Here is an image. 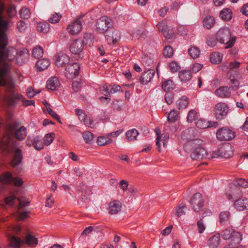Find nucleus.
I'll return each mask as SVG.
<instances>
[{"instance_id": "51", "label": "nucleus", "mask_w": 248, "mask_h": 248, "mask_svg": "<svg viewBox=\"0 0 248 248\" xmlns=\"http://www.w3.org/2000/svg\"><path fill=\"white\" fill-rule=\"evenodd\" d=\"M82 137L86 143H91L93 139V134L89 131L83 132L82 133Z\"/></svg>"}, {"instance_id": "15", "label": "nucleus", "mask_w": 248, "mask_h": 248, "mask_svg": "<svg viewBox=\"0 0 248 248\" xmlns=\"http://www.w3.org/2000/svg\"><path fill=\"white\" fill-rule=\"evenodd\" d=\"M14 156L12 159L10 164L12 168H15L17 165L21 164L23 159V155L22 151L19 148L13 147Z\"/></svg>"}, {"instance_id": "17", "label": "nucleus", "mask_w": 248, "mask_h": 248, "mask_svg": "<svg viewBox=\"0 0 248 248\" xmlns=\"http://www.w3.org/2000/svg\"><path fill=\"white\" fill-rule=\"evenodd\" d=\"M159 132V129L156 128L155 133L157 136L156 145L158 151L160 152V142H162L163 146L164 148L166 147L168 140L169 139V135L167 133H163L161 135H160Z\"/></svg>"}, {"instance_id": "57", "label": "nucleus", "mask_w": 248, "mask_h": 248, "mask_svg": "<svg viewBox=\"0 0 248 248\" xmlns=\"http://www.w3.org/2000/svg\"><path fill=\"white\" fill-rule=\"evenodd\" d=\"M62 16L58 13L52 14L51 16L48 19V21L51 23H58L61 19Z\"/></svg>"}, {"instance_id": "3", "label": "nucleus", "mask_w": 248, "mask_h": 248, "mask_svg": "<svg viewBox=\"0 0 248 248\" xmlns=\"http://www.w3.org/2000/svg\"><path fill=\"white\" fill-rule=\"evenodd\" d=\"M216 40L220 43L227 45L225 48L231 47L236 40L235 37H231L230 30L228 28L220 29L216 34Z\"/></svg>"}, {"instance_id": "26", "label": "nucleus", "mask_w": 248, "mask_h": 248, "mask_svg": "<svg viewBox=\"0 0 248 248\" xmlns=\"http://www.w3.org/2000/svg\"><path fill=\"white\" fill-rule=\"evenodd\" d=\"M50 61L47 59L38 60L36 63V67L38 71H42L46 69L50 65Z\"/></svg>"}, {"instance_id": "33", "label": "nucleus", "mask_w": 248, "mask_h": 248, "mask_svg": "<svg viewBox=\"0 0 248 248\" xmlns=\"http://www.w3.org/2000/svg\"><path fill=\"white\" fill-rule=\"evenodd\" d=\"M191 71L189 70H182L179 73V78L182 82H187L191 79L192 78Z\"/></svg>"}, {"instance_id": "24", "label": "nucleus", "mask_w": 248, "mask_h": 248, "mask_svg": "<svg viewBox=\"0 0 248 248\" xmlns=\"http://www.w3.org/2000/svg\"><path fill=\"white\" fill-rule=\"evenodd\" d=\"M122 203L117 200H114L109 203V213L111 215L117 214L121 210Z\"/></svg>"}, {"instance_id": "36", "label": "nucleus", "mask_w": 248, "mask_h": 248, "mask_svg": "<svg viewBox=\"0 0 248 248\" xmlns=\"http://www.w3.org/2000/svg\"><path fill=\"white\" fill-rule=\"evenodd\" d=\"M36 28L38 31L43 33H47L50 29L49 24L46 22L38 23Z\"/></svg>"}, {"instance_id": "58", "label": "nucleus", "mask_w": 248, "mask_h": 248, "mask_svg": "<svg viewBox=\"0 0 248 248\" xmlns=\"http://www.w3.org/2000/svg\"><path fill=\"white\" fill-rule=\"evenodd\" d=\"M5 84L4 86H0V87H5L6 88V91L9 93H11L13 92V90L14 88V83L12 81H7L5 78Z\"/></svg>"}, {"instance_id": "64", "label": "nucleus", "mask_w": 248, "mask_h": 248, "mask_svg": "<svg viewBox=\"0 0 248 248\" xmlns=\"http://www.w3.org/2000/svg\"><path fill=\"white\" fill-rule=\"evenodd\" d=\"M202 65L199 63H195L193 65L189 71H191V73H196L202 69Z\"/></svg>"}, {"instance_id": "2", "label": "nucleus", "mask_w": 248, "mask_h": 248, "mask_svg": "<svg viewBox=\"0 0 248 248\" xmlns=\"http://www.w3.org/2000/svg\"><path fill=\"white\" fill-rule=\"evenodd\" d=\"M202 142V140L195 139L185 144L184 148L186 151L192 150L191 157L193 160H201L206 157L207 152L201 146Z\"/></svg>"}, {"instance_id": "55", "label": "nucleus", "mask_w": 248, "mask_h": 248, "mask_svg": "<svg viewBox=\"0 0 248 248\" xmlns=\"http://www.w3.org/2000/svg\"><path fill=\"white\" fill-rule=\"evenodd\" d=\"M111 140L108 139L104 136H100L97 139V144L99 146H103L110 143Z\"/></svg>"}, {"instance_id": "21", "label": "nucleus", "mask_w": 248, "mask_h": 248, "mask_svg": "<svg viewBox=\"0 0 248 248\" xmlns=\"http://www.w3.org/2000/svg\"><path fill=\"white\" fill-rule=\"evenodd\" d=\"M234 206L238 211H244L248 209V199L243 197L234 201Z\"/></svg>"}, {"instance_id": "29", "label": "nucleus", "mask_w": 248, "mask_h": 248, "mask_svg": "<svg viewBox=\"0 0 248 248\" xmlns=\"http://www.w3.org/2000/svg\"><path fill=\"white\" fill-rule=\"evenodd\" d=\"M38 239L31 234H27L23 240V244H26L28 246L35 247L38 244Z\"/></svg>"}, {"instance_id": "11", "label": "nucleus", "mask_w": 248, "mask_h": 248, "mask_svg": "<svg viewBox=\"0 0 248 248\" xmlns=\"http://www.w3.org/2000/svg\"><path fill=\"white\" fill-rule=\"evenodd\" d=\"M80 66L77 62H73L68 65L65 69V76L67 78L72 79L78 76Z\"/></svg>"}, {"instance_id": "32", "label": "nucleus", "mask_w": 248, "mask_h": 248, "mask_svg": "<svg viewBox=\"0 0 248 248\" xmlns=\"http://www.w3.org/2000/svg\"><path fill=\"white\" fill-rule=\"evenodd\" d=\"M161 87L162 89L166 92H170L175 88V84L172 80L167 79L162 81Z\"/></svg>"}, {"instance_id": "20", "label": "nucleus", "mask_w": 248, "mask_h": 248, "mask_svg": "<svg viewBox=\"0 0 248 248\" xmlns=\"http://www.w3.org/2000/svg\"><path fill=\"white\" fill-rule=\"evenodd\" d=\"M155 75L154 69H149L144 72L139 78V81L142 85H146L151 81Z\"/></svg>"}, {"instance_id": "37", "label": "nucleus", "mask_w": 248, "mask_h": 248, "mask_svg": "<svg viewBox=\"0 0 248 248\" xmlns=\"http://www.w3.org/2000/svg\"><path fill=\"white\" fill-rule=\"evenodd\" d=\"M222 55L218 52L213 53L210 55V62L214 64H218L221 62L222 60Z\"/></svg>"}, {"instance_id": "53", "label": "nucleus", "mask_w": 248, "mask_h": 248, "mask_svg": "<svg viewBox=\"0 0 248 248\" xmlns=\"http://www.w3.org/2000/svg\"><path fill=\"white\" fill-rule=\"evenodd\" d=\"M33 146L38 151L41 150L44 148V144L39 137H35V142Z\"/></svg>"}, {"instance_id": "47", "label": "nucleus", "mask_w": 248, "mask_h": 248, "mask_svg": "<svg viewBox=\"0 0 248 248\" xmlns=\"http://www.w3.org/2000/svg\"><path fill=\"white\" fill-rule=\"evenodd\" d=\"M198 117V113L195 110L191 109L188 113L187 116V120L189 123L195 121Z\"/></svg>"}, {"instance_id": "41", "label": "nucleus", "mask_w": 248, "mask_h": 248, "mask_svg": "<svg viewBox=\"0 0 248 248\" xmlns=\"http://www.w3.org/2000/svg\"><path fill=\"white\" fill-rule=\"evenodd\" d=\"M44 54V50L40 46H37L33 48L32 51V55L35 59H40Z\"/></svg>"}, {"instance_id": "54", "label": "nucleus", "mask_w": 248, "mask_h": 248, "mask_svg": "<svg viewBox=\"0 0 248 248\" xmlns=\"http://www.w3.org/2000/svg\"><path fill=\"white\" fill-rule=\"evenodd\" d=\"M165 100L168 105L171 104L174 101V94L173 93L170 91L166 92L165 95Z\"/></svg>"}, {"instance_id": "1", "label": "nucleus", "mask_w": 248, "mask_h": 248, "mask_svg": "<svg viewBox=\"0 0 248 248\" xmlns=\"http://www.w3.org/2000/svg\"><path fill=\"white\" fill-rule=\"evenodd\" d=\"M4 9V5L0 3V86L5 84L4 77L8 73L10 68L9 63L4 59L9 58L6 46L8 45V37L6 31L9 26V21L2 18L1 14Z\"/></svg>"}, {"instance_id": "19", "label": "nucleus", "mask_w": 248, "mask_h": 248, "mask_svg": "<svg viewBox=\"0 0 248 248\" xmlns=\"http://www.w3.org/2000/svg\"><path fill=\"white\" fill-rule=\"evenodd\" d=\"M55 61L57 66L62 67L69 62L70 58L66 54L60 52L55 55Z\"/></svg>"}, {"instance_id": "9", "label": "nucleus", "mask_w": 248, "mask_h": 248, "mask_svg": "<svg viewBox=\"0 0 248 248\" xmlns=\"http://www.w3.org/2000/svg\"><path fill=\"white\" fill-rule=\"evenodd\" d=\"M18 124L15 123L11 124L10 126L12 132L15 131L13 135L15 137L19 140H24L27 136V129L24 126H21L19 128L17 129Z\"/></svg>"}, {"instance_id": "52", "label": "nucleus", "mask_w": 248, "mask_h": 248, "mask_svg": "<svg viewBox=\"0 0 248 248\" xmlns=\"http://www.w3.org/2000/svg\"><path fill=\"white\" fill-rule=\"evenodd\" d=\"M31 13L29 9L22 7L20 10V17L22 19H28L30 17Z\"/></svg>"}, {"instance_id": "61", "label": "nucleus", "mask_w": 248, "mask_h": 248, "mask_svg": "<svg viewBox=\"0 0 248 248\" xmlns=\"http://www.w3.org/2000/svg\"><path fill=\"white\" fill-rule=\"evenodd\" d=\"M186 208V206L182 204L177 207L176 215L178 217H180L185 214V209Z\"/></svg>"}, {"instance_id": "13", "label": "nucleus", "mask_w": 248, "mask_h": 248, "mask_svg": "<svg viewBox=\"0 0 248 248\" xmlns=\"http://www.w3.org/2000/svg\"><path fill=\"white\" fill-rule=\"evenodd\" d=\"M84 16V15L79 16L72 24L68 26L66 29L70 34L76 35L81 31L82 25L80 20Z\"/></svg>"}, {"instance_id": "42", "label": "nucleus", "mask_w": 248, "mask_h": 248, "mask_svg": "<svg viewBox=\"0 0 248 248\" xmlns=\"http://www.w3.org/2000/svg\"><path fill=\"white\" fill-rule=\"evenodd\" d=\"M10 144V139L8 136H4L0 141V147L3 151H5Z\"/></svg>"}, {"instance_id": "46", "label": "nucleus", "mask_w": 248, "mask_h": 248, "mask_svg": "<svg viewBox=\"0 0 248 248\" xmlns=\"http://www.w3.org/2000/svg\"><path fill=\"white\" fill-rule=\"evenodd\" d=\"M233 184L236 185V186L239 187H242L246 188L248 187V181H246L245 179L242 178L235 179Z\"/></svg>"}, {"instance_id": "18", "label": "nucleus", "mask_w": 248, "mask_h": 248, "mask_svg": "<svg viewBox=\"0 0 248 248\" xmlns=\"http://www.w3.org/2000/svg\"><path fill=\"white\" fill-rule=\"evenodd\" d=\"M21 99H23L22 95L14 92H12L4 97L5 101L11 107L16 106L18 101H21Z\"/></svg>"}, {"instance_id": "59", "label": "nucleus", "mask_w": 248, "mask_h": 248, "mask_svg": "<svg viewBox=\"0 0 248 248\" xmlns=\"http://www.w3.org/2000/svg\"><path fill=\"white\" fill-rule=\"evenodd\" d=\"M230 213L228 211L222 212L220 214L219 218L221 222L227 221L230 217Z\"/></svg>"}, {"instance_id": "45", "label": "nucleus", "mask_w": 248, "mask_h": 248, "mask_svg": "<svg viewBox=\"0 0 248 248\" xmlns=\"http://www.w3.org/2000/svg\"><path fill=\"white\" fill-rule=\"evenodd\" d=\"M240 66V63L238 62H230L225 68H223V70L228 71V72H231L232 74V71L233 69H237L239 68Z\"/></svg>"}, {"instance_id": "25", "label": "nucleus", "mask_w": 248, "mask_h": 248, "mask_svg": "<svg viewBox=\"0 0 248 248\" xmlns=\"http://www.w3.org/2000/svg\"><path fill=\"white\" fill-rule=\"evenodd\" d=\"M60 86V82L56 77L50 78L46 82V87L47 89L51 91H56Z\"/></svg>"}, {"instance_id": "8", "label": "nucleus", "mask_w": 248, "mask_h": 248, "mask_svg": "<svg viewBox=\"0 0 248 248\" xmlns=\"http://www.w3.org/2000/svg\"><path fill=\"white\" fill-rule=\"evenodd\" d=\"M217 138L221 140H229L235 137V133L227 128H221L217 130Z\"/></svg>"}, {"instance_id": "40", "label": "nucleus", "mask_w": 248, "mask_h": 248, "mask_svg": "<svg viewBox=\"0 0 248 248\" xmlns=\"http://www.w3.org/2000/svg\"><path fill=\"white\" fill-rule=\"evenodd\" d=\"M179 118V114L178 111L173 109L171 110L168 116V121L170 123H174Z\"/></svg>"}, {"instance_id": "6", "label": "nucleus", "mask_w": 248, "mask_h": 248, "mask_svg": "<svg viewBox=\"0 0 248 248\" xmlns=\"http://www.w3.org/2000/svg\"><path fill=\"white\" fill-rule=\"evenodd\" d=\"M225 194L228 200H233L241 197L242 191L239 187L232 183L229 185V188L226 190Z\"/></svg>"}, {"instance_id": "34", "label": "nucleus", "mask_w": 248, "mask_h": 248, "mask_svg": "<svg viewBox=\"0 0 248 248\" xmlns=\"http://www.w3.org/2000/svg\"><path fill=\"white\" fill-rule=\"evenodd\" d=\"M21 245H23V240L15 236H12L9 241V246L13 248H20Z\"/></svg>"}, {"instance_id": "22", "label": "nucleus", "mask_w": 248, "mask_h": 248, "mask_svg": "<svg viewBox=\"0 0 248 248\" xmlns=\"http://www.w3.org/2000/svg\"><path fill=\"white\" fill-rule=\"evenodd\" d=\"M102 88L103 89L104 91L105 92L104 95L105 96H101L99 98L101 101H102L103 99L108 100V95H109L110 93H114L117 92L121 91L123 92V90H121V87L119 85L114 84L110 89V92L108 91V87L104 85L103 86Z\"/></svg>"}, {"instance_id": "60", "label": "nucleus", "mask_w": 248, "mask_h": 248, "mask_svg": "<svg viewBox=\"0 0 248 248\" xmlns=\"http://www.w3.org/2000/svg\"><path fill=\"white\" fill-rule=\"evenodd\" d=\"M12 184H13L16 186L20 187L23 185V181L22 179L19 177H13Z\"/></svg>"}, {"instance_id": "30", "label": "nucleus", "mask_w": 248, "mask_h": 248, "mask_svg": "<svg viewBox=\"0 0 248 248\" xmlns=\"http://www.w3.org/2000/svg\"><path fill=\"white\" fill-rule=\"evenodd\" d=\"M220 242V234L216 233L210 237L208 241V246L210 248H216Z\"/></svg>"}, {"instance_id": "63", "label": "nucleus", "mask_w": 248, "mask_h": 248, "mask_svg": "<svg viewBox=\"0 0 248 248\" xmlns=\"http://www.w3.org/2000/svg\"><path fill=\"white\" fill-rule=\"evenodd\" d=\"M177 29L178 33L180 34L181 35H185L187 34V29L184 26L179 25L177 27Z\"/></svg>"}, {"instance_id": "35", "label": "nucleus", "mask_w": 248, "mask_h": 248, "mask_svg": "<svg viewBox=\"0 0 248 248\" xmlns=\"http://www.w3.org/2000/svg\"><path fill=\"white\" fill-rule=\"evenodd\" d=\"M220 16L222 19L229 21L232 18V12L230 9H224L220 11Z\"/></svg>"}, {"instance_id": "38", "label": "nucleus", "mask_w": 248, "mask_h": 248, "mask_svg": "<svg viewBox=\"0 0 248 248\" xmlns=\"http://www.w3.org/2000/svg\"><path fill=\"white\" fill-rule=\"evenodd\" d=\"M227 76L230 79L231 83L232 84L231 88L232 90L233 91L237 90L239 85V82L238 80L235 79L234 77L232 76L231 72H227Z\"/></svg>"}, {"instance_id": "12", "label": "nucleus", "mask_w": 248, "mask_h": 248, "mask_svg": "<svg viewBox=\"0 0 248 248\" xmlns=\"http://www.w3.org/2000/svg\"><path fill=\"white\" fill-rule=\"evenodd\" d=\"M190 202L192 209L196 212H199L204 204L202 195L200 193H195L192 197Z\"/></svg>"}, {"instance_id": "43", "label": "nucleus", "mask_w": 248, "mask_h": 248, "mask_svg": "<svg viewBox=\"0 0 248 248\" xmlns=\"http://www.w3.org/2000/svg\"><path fill=\"white\" fill-rule=\"evenodd\" d=\"M188 104V100L186 96H182L177 101V106L179 109L186 108Z\"/></svg>"}, {"instance_id": "48", "label": "nucleus", "mask_w": 248, "mask_h": 248, "mask_svg": "<svg viewBox=\"0 0 248 248\" xmlns=\"http://www.w3.org/2000/svg\"><path fill=\"white\" fill-rule=\"evenodd\" d=\"M163 54L165 58H171L173 54V50L171 46H166L163 51Z\"/></svg>"}, {"instance_id": "39", "label": "nucleus", "mask_w": 248, "mask_h": 248, "mask_svg": "<svg viewBox=\"0 0 248 248\" xmlns=\"http://www.w3.org/2000/svg\"><path fill=\"white\" fill-rule=\"evenodd\" d=\"M139 134L138 130L135 128H133L126 132V137L128 141H131L137 140V137Z\"/></svg>"}, {"instance_id": "14", "label": "nucleus", "mask_w": 248, "mask_h": 248, "mask_svg": "<svg viewBox=\"0 0 248 248\" xmlns=\"http://www.w3.org/2000/svg\"><path fill=\"white\" fill-rule=\"evenodd\" d=\"M83 47V41L80 39H77L74 40L71 44L70 50L73 54H78L82 58L83 57L82 52Z\"/></svg>"}, {"instance_id": "31", "label": "nucleus", "mask_w": 248, "mask_h": 248, "mask_svg": "<svg viewBox=\"0 0 248 248\" xmlns=\"http://www.w3.org/2000/svg\"><path fill=\"white\" fill-rule=\"evenodd\" d=\"M215 23V18L211 16H206L202 21L203 26L208 30L211 29L214 26Z\"/></svg>"}, {"instance_id": "7", "label": "nucleus", "mask_w": 248, "mask_h": 248, "mask_svg": "<svg viewBox=\"0 0 248 248\" xmlns=\"http://www.w3.org/2000/svg\"><path fill=\"white\" fill-rule=\"evenodd\" d=\"M156 27L167 39H171L174 37L173 29L170 27L168 26L166 22L164 21L159 22L156 25Z\"/></svg>"}, {"instance_id": "62", "label": "nucleus", "mask_w": 248, "mask_h": 248, "mask_svg": "<svg viewBox=\"0 0 248 248\" xmlns=\"http://www.w3.org/2000/svg\"><path fill=\"white\" fill-rule=\"evenodd\" d=\"M93 39V34H92L91 33L87 32L84 34V41H83V42H85L86 44H88L89 43L92 42Z\"/></svg>"}, {"instance_id": "16", "label": "nucleus", "mask_w": 248, "mask_h": 248, "mask_svg": "<svg viewBox=\"0 0 248 248\" xmlns=\"http://www.w3.org/2000/svg\"><path fill=\"white\" fill-rule=\"evenodd\" d=\"M214 154L217 156H220L225 158H230L232 155L231 147L229 144L222 145L217 151L215 152Z\"/></svg>"}, {"instance_id": "28", "label": "nucleus", "mask_w": 248, "mask_h": 248, "mask_svg": "<svg viewBox=\"0 0 248 248\" xmlns=\"http://www.w3.org/2000/svg\"><path fill=\"white\" fill-rule=\"evenodd\" d=\"M13 175L10 171H5L0 175V182L5 185H10L12 183Z\"/></svg>"}, {"instance_id": "4", "label": "nucleus", "mask_w": 248, "mask_h": 248, "mask_svg": "<svg viewBox=\"0 0 248 248\" xmlns=\"http://www.w3.org/2000/svg\"><path fill=\"white\" fill-rule=\"evenodd\" d=\"M221 235L224 239L230 240V242L234 243L235 245L239 244L242 239V234L230 227L223 231Z\"/></svg>"}, {"instance_id": "27", "label": "nucleus", "mask_w": 248, "mask_h": 248, "mask_svg": "<svg viewBox=\"0 0 248 248\" xmlns=\"http://www.w3.org/2000/svg\"><path fill=\"white\" fill-rule=\"evenodd\" d=\"M75 112L76 114L78 116V119L81 121L84 122L85 124L88 127H91L92 122L90 119L87 118V116L85 112L81 109H76Z\"/></svg>"}, {"instance_id": "56", "label": "nucleus", "mask_w": 248, "mask_h": 248, "mask_svg": "<svg viewBox=\"0 0 248 248\" xmlns=\"http://www.w3.org/2000/svg\"><path fill=\"white\" fill-rule=\"evenodd\" d=\"M27 28V25L25 21L20 20L17 23L16 30L19 32H23Z\"/></svg>"}, {"instance_id": "49", "label": "nucleus", "mask_w": 248, "mask_h": 248, "mask_svg": "<svg viewBox=\"0 0 248 248\" xmlns=\"http://www.w3.org/2000/svg\"><path fill=\"white\" fill-rule=\"evenodd\" d=\"M196 126L200 129H205L209 127V123L203 119H199L196 123Z\"/></svg>"}, {"instance_id": "10", "label": "nucleus", "mask_w": 248, "mask_h": 248, "mask_svg": "<svg viewBox=\"0 0 248 248\" xmlns=\"http://www.w3.org/2000/svg\"><path fill=\"white\" fill-rule=\"evenodd\" d=\"M111 25L110 19L107 16H101L97 21V30L99 32L104 33L110 28Z\"/></svg>"}, {"instance_id": "44", "label": "nucleus", "mask_w": 248, "mask_h": 248, "mask_svg": "<svg viewBox=\"0 0 248 248\" xmlns=\"http://www.w3.org/2000/svg\"><path fill=\"white\" fill-rule=\"evenodd\" d=\"M189 55L194 59L198 58L200 55L201 51L196 46L191 47L188 49Z\"/></svg>"}, {"instance_id": "23", "label": "nucleus", "mask_w": 248, "mask_h": 248, "mask_svg": "<svg viewBox=\"0 0 248 248\" xmlns=\"http://www.w3.org/2000/svg\"><path fill=\"white\" fill-rule=\"evenodd\" d=\"M215 94L220 98H229L231 94L230 88L228 86H221L215 91Z\"/></svg>"}, {"instance_id": "50", "label": "nucleus", "mask_w": 248, "mask_h": 248, "mask_svg": "<svg viewBox=\"0 0 248 248\" xmlns=\"http://www.w3.org/2000/svg\"><path fill=\"white\" fill-rule=\"evenodd\" d=\"M55 134L53 133L46 134L44 137V144L46 146H48L53 142Z\"/></svg>"}, {"instance_id": "5", "label": "nucleus", "mask_w": 248, "mask_h": 248, "mask_svg": "<svg viewBox=\"0 0 248 248\" xmlns=\"http://www.w3.org/2000/svg\"><path fill=\"white\" fill-rule=\"evenodd\" d=\"M213 111L216 118L218 120H221L227 115L229 107L226 103L219 102L215 105Z\"/></svg>"}]
</instances>
